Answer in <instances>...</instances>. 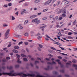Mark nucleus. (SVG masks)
<instances>
[{"mask_svg":"<svg viewBox=\"0 0 77 77\" xmlns=\"http://www.w3.org/2000/svg\"><path fill=\"white\" fill-rule=\"evenodd\" d=\"M12 20H15V18H14V17L12 16Z\"/></svg>","mask_w":77,"mask_h":77,"instance_id":"nucleus-41","label":"nucleus"},{"mask_svg":"<svg viewBox=\"0 0 77 77\" xmlns=\"http://www.w3.org/2000/svg\"><path fill=\"white\" fill-rule=\"evenodd\" d=\"M53 25H50V26H49L50 29H51V28H52V27H53Z\"/></svg>","mask_w":77,"mask_h":77,"instance_id":"nucleus-52","label":"nucleus"},{"mask_svg":"<svg viewBox=\"0 0 77 77\" xmlns=\"http://www.w3.org/2000/svg\"><path fill=\"white\" fill-rule=\"evenodd\" d=\"M64 13V14H66V11L65 8H63L61 9L58 12V14H60V13Z\"/></svg>","mask_w":77,"mask_h":77,"instance_id":"nucleus-3","label":"nucleus"},{"mask_svg":"<svg viewBox=\"0 0 77 77\" xmlns=\"http://www.w3.org/2000/svg\"><path fill=\"white\" fill-rule=\"evenodd\" d=\"M48 56H50V57H53V55H51V54H48Z\"/></svg>","mask_w":77,"mask_h":77,"instance_id":"nucleus-37","label":"nucleus"},{"mask_svg":"<svg viewBox=\"0 0 77 77\" xmlns=\"http://www.w3.org/2000/svg\"><path fill=\"white\" fill-rule=\"evenodd\" d=\"M39 62L38 61H35V64H36L37 63H39Z\"/></svg>","mask_w":77,"mask_h":77,"instance_id":"nucleus-35","label":"nucleus"},{"mask_svg":"<svg viewBox=\"0 0 77 77\" xmlns=\"http://www.w3.org/2000/svg\"><path fill=\"white\" fill-rule=\"evenodd\" d=\"M75 21H76V20H75V21L73 22V25H75Z\"/></svg>","mask_w":77,"mask_h":77,"instance_id":"nucleus-44","label":"nucleus"},{"mask_svg":"<svg viewBox=\"0 0 77 77\" xmlns=\"http://www.w3.org/2000/svg\"><path fill=\"white\" fill-rule=\"evenodd\" d=\"M23 60L25 61V62H27V61H28V60L26 58H24L23 59Z\"/></svg>","mask_w":77,"mask_h":77,"instance_id":"nucleus-17","label":"nucleus"},{"mask_svg":"<svg viewBox=\"0 0 77 77\" xmlns=\"http://www.w3.org/2000/svg\"><path fill=\"white\" fill-rule=\"evenodd\" d=\"M48 9H46L43 11V12H46V11H48Z\"/></svg>","mask_w":77,"mask_h":77,"instance_id":"nucleus-34","label":"nucleus"},{"mask_svg":"<svg viewBox=\"0 0 77 77\" xmlns=\"http://www.w3.org/2000/svg\"><path fill=\"white\" fill-rule=\"evenodd\" d=\"M60 60L58 59L57 60H56V62H59L60 61Z\"/></svg>","mask_w":77,"mask_h":77,"instance_id":"nucleus-53","label":"nucleus"},{"mask_svg":"<svg viewBox=\"0 0 77 77\" xmlns=\"http://www.w3.org/2000/svg\"><path fill=\"white\" fill-rule=\"evenodd\" d=\"M73 67H75V69H76V70H77V65H76L74 64L73 65Z\"/></svg>","mask_w":77,"mask_h":77,"instance_id":"nucleus-13","label":"nucleus"},{"mask_svg":"<svg viewBox=\"0 0 77 77\" xmlns=\"http://www.w3.org/2000/svg\"><path fill=\"white\" fill-rule=\"evenodd\" d=\"M38 45L40 47V48H42V47H43V46L39 44Z\"/></svg>","mask_w":77,"mask_h":77,"instance_id":"nucleus-28","label":"nucleus"},{"mask_svg":"<svg viewBox=\"0 0 77 77\" xmlns=\"http://www.w3.org/2000/svg\"><path fill=\"white\" fill-rule=\"evenodd\" d=\"M51 49H52V50H56V48H54L53 47H51Z\"/></svg>","mask_w":77,"mask_h":77,"instance_id":"nucleus-30","label":"nucleus"},{"mask_svg":"<svg viewBox=\"0 0 77 77\" xmlns=\"http://www.w3.org/2000/svg\"><path fill=\"white\" fill-rule=\"evenodd\" d=\"M10 59L11 58L9 57H6V59H7V60H9V59Z\"/></svg>","mask_w":77,"mask_h":77,"instance_id":"nucleus-61","label":"nucleus"},{"mask_svg":"<svg viewBox=\"0 0 77 77\" xmlns=\"http://www.w3.org/2000/svg\"><path fill=\"white\" fill-rule=\"evenodd\" d=\"M42 38V36L41 35L38 36L37 37L38 39H40V38Z\"/></svg>","mask_w":77,"mask_h":77,"instance_id":"nucleus-38","label":"nucleus"},{"mask_svg":"<svg viewBox=\"0 0 77 77\" xmlns=\"http://www.w3.org/2000/svg\"><path fill=\"white\" fill-rule=\"evenodd\" d=\"M16 56L17 57V62L19 63H21V61H20V58L21 57V56L19 55L18 54H16Z\"/></svg>","mask_w":77,"mask_h":77,"instance_id":"nucleus-4","label":"nucleus"},{"mask_svg":"<svg viewBox=\"0 0 77 77\" xmlns=\"http://www.w3.org/2000/svg\"><path fill=\"white\" fill-rule=\"evenodd\" d=\"M48 64H50L51 65V64H54V65H56V63L54 61H52L51 63L50 62H48Z\"/></svg>","mask_w":77,"mask_h":77,"instance_id":"nucleus-9","label":"nucleus"},{"mask_svg":"<svg viewBox=\"0 0 77 77\" xmlns=\"http://www.w3.org/2000/svg\"><path fill=\"white\" fill-rule=\"evenodd\" d=\"M60 1H58L57 3V6H58L60 4Z\"/></svg>","mask_w":77,"mask_h":77,"instance_id":"nucleus-25","label":"nucleus"},{"mask_svg":"<svg viewBox=\"0 0 77 77\" xmlns=\"http://www.w3.org/2000/svg\"><path fill=\"white\" fill-rule=\"evenodd\" d=\"M53 73L54 74H57V72L56 71H54L53 72Z\"/></svg>","mask_w":77,"mask_h":77,"instance_id":"nucleus-45","label":"nucleus"},{"mask_svg":"<svg viewBox=\"0 0 77 77\" xmlns=\"http://www.w3.org/2000/svg\"><path fill=\"white\" fill-rule=\"evenodd\" d=\"M63 17H66V14L65 13H63L61 15Z\"/></svg>","mask_w":77,"mask_h":77,"instance_id":"nucleus-19","label":"nucleus"},{"mask_svg":"<svg viewBox=\"0 0 77 77\" xmlns=\"http://www.w3.org/2000/svg\"><path fill=\"white\" fill-rule=\"evenodd\" d=\"M54 44H57V45H59V46H60V45H61V44L58 42H56Z\"/></svg>","mask_w":77,"mask_h":77,"instance_id":"nucleus-18","label":"nucleus"},{"mask_svg":"<svg viewBox=\"0 0 77 77\" xmlns=\"http://www.w3.org/2000/svg\"><path fill=\"white\" fill-rule=\"evenodd\" d=\"M24 44L25 45H28V44H29V43L27 42H25Z\"/></svg>","mask_w":77,"mask_h":77,"instance_id":"nucleus-50","label":"nucleus"},{"mask_svg":"<svg viewBox=\"0 0 77 77\" xmlns=\"http://www.w3.org/2000/svg\"><path fill=\"white\" fill-rule=\"evenodd\" d=\"M60 71L61 72H64V70H60Z\"/></svg>","mask_w":77,"mask_h":77,"instance_id":"nucleus-48","label":"nucleus"},{"mask_svg":"<svg viewBox=\"0 0 77 77\" xmlns=\"http://www.w3.org/2000/svg\"><path fill=\"white\" fill-rule=\"evenodd\" d=\"M8 26V25L6 24H4L3 25V27H6V26Z\"/></svg>","mask_w":77,"mask_h":77,"instance_id":"nucleus-22","label":"nucleus"},{"mask_svg":"<svg viewBox=\"0 0 77 77\" xmlns=\"http://www.w3.org/2000/svg\"><path fill=\"white\" fill-rule=\"evenodd\" d=\"M14 71L12 70L10 72V73H4L3 74L4 75H10V76H15V75L14 74Z\"/></svg>","mask_w":77,"mask_h":77,"instance_id":"nucleus-2","label":"nucleus"},{"mask_svg":"<svg viewBox=\"0 0 77 77\" xmlns=\"http://www.w3.org/2000/svg\"><path fill=\"white\" fill-rule=\"evenodd\" d=\"M18 75H21L20 77H27V76H30V77H35V75L34 74H28V75L24 74L23 73H20L18 74Z\"/></svg>","mask_w":77,"mask_h":77,"instance_id":"nucleus-1","label":"nucleus"},{"mask_svg":"<svg viewBox=\"0 0 77 77\" xmlns=\"http://www.w3.org/2000/svg\"><path fill=\"white\" fill-rule=\"evenodd\" d=\"M57 57L58 58V59H62V57L60 56Z\"/></svg>","mask_w":77,"mask_h":77,"instance_id":"nucleus-43","label":"nucleus"},{"mask_svg":"<svg viewBox=\"0 0 77 77\" xmlns=\"http://www.w3.org/2000/svg\"><path fill=\"white\" fill-rule=\"evenodd\" d=\"M24 1H25V0H22L21 1H20L19 2V3H21V2H24Z\"/></svg>","mask_w":77,"mask_h":77,"instance_id":"nucleus-59","label":"nucleus"},{"mask_svg":"<svg viewBox=\"0 0 77 77\" xmlns=\"http://www.w3.org/2000/svg\"><path fill=\"white\" fill-rule=\"evenodd\" d=\"M21 56L23 57H26V56L24 54H22L21 55Z\"/></svg>","mask_w":77,"mask_h":77,"instance_id":"nucleus-29","label":"nucleus"},{"mask_svg":"<svg viewBox=\"0 0 77 77\" xmlns=\"http://www.w3.org/2000/svg\"><path fill=\"white\" fill-rule=\"evenodd\" d=\"M37 36H39V35H41V33H38L37 34Z\"/></svg>","mask_w":77,"mask_h":77,"instance_id":"nucleus-56","label":"nucleus"},{"mask_svg":"<svg viewBox=\"0 0 77 77\" xmlns=\"http://www.w3.org/2000/svg\"><path fill=\"white\" fill-rule=\"evenodd\" d=\"M65 77H69V75H65Z\"/></svg>","mask_w":77,"mask_h":77,"instance_id":"nucleus-64","label":"nucleus"},{"mask_svg":"<svg viewBox=\"0 0 77 77\" xmlns=\"http://www.w3.org/2000/svg\"><path fill=\"white\" fill-rule=\"evenodd\" d=\"M53 69V67L52 66H48L47 68H45V70H49V69Z\"/></svg>","mask_w":77,"mask_h":77,"instance_id":"nucleus-7","label":"nucleus"},{"mask_svg":"<svg viewBox=\"0 0 77 77\" xmlns=\"http://www.w3.org/2000/svg\"><path fill=\"white\" fill-rule=\"evenodd\" d=\"M68 39H72V37L70 36H69L68 37Z\"/></svg>","mask_w":77,"mask_h":77,"instance_id":"nucleus-62","label":"nucleus"},{"mask_svg":"<svg viewBox=\"0 0 77 77\" xmlns=\"http://www.w3.org/2000/svg\"><path fill=\"white\" fill-rule=\"evenodd\" d=\"M72 32H69L68 33V35H72Z\"/></svg>","mask_w":77,"mask_h":77,"instance_id":"nucleus-42","label":"nucleus"},{"mask_svg":"<svg viewBox=\"0 0 77 77\" xmlns=\"http://www.w3.org/2000/svg\"><path fill=\"white\" fill-rule=\"evenodd\" d=\"M23 42H19V43H18V45H20L21 44H23Z\"/></svg>","mask_w":77,"mask_h":77,"instance_id":"nucleus-39","label":"nucleus"},{"mask_svg":"<svg viewBox=\"0 0 77 77\" xmlns=\"http://www.w3.org/2000/svg\"><path fill=\"white\" fill-rule=\"evenodd\" d=\"M4 8H8V4H5L3 6Z\"/></svg>","mask_w":77,"mask_h":77,"instance_id":"nucleus-27","label":"nucleus"},{"mask_svg":"<svg viewBox=\"0 0 77 77\" xmlns=\"http://www.w3.org/2000/svg\"><path fill=\"white\" fill-rule=\"evenodd\" d=\"M69 3V1H67L65 2V5H67V4H68Z\"/></svg>","mask_w":77,"mask_h":77,"instance_id":"nucleus-31","label":"nucleus"},{"mask_svg":"<svg viewBox=\"0 0 77 77\" xmlns=\"http://www.w3.org/2000/svg\"><path fill=\"white\" fill-rule=\"evenodd\" d=\"M29 5V4H27L26 3L25 4L24 6H27Z\"/></svg>","mask_w":77,"mask_h":77,"instance_id":"nucleus-60","label":"nucleus"},{"mask_svg":"<svg viewBox=\"0 0 77 77\" xmlns=\"http://www.w3.org/2000/svg\"><path fill=\"white\" fill-rule=\"evenodd\" d=\"M36 17V15L32 16L30 17V18L32 19V18H35V17Z\"/></svg>","mask_w":77,"mask_h":77,"instance_id":"nucleus-14","label":"nucleus"},{"mask_svg":"<svg viewBox=\"0 0 77 77\" xmlns=\"http://www.w3.org/2000/svg\"><path fill=\"white\" fill-rule=\"evenodd\" d=\"M28 23V20H25L24 23V24H27Z\"/></svg>","mask_w":77,"mask_h":77,"instance_id":"nucleus-20","label":"nucleus"},{"mask_svg":"<svg viewBox=\"0 0 77 77\" xmlns=\"http://www.w3.org/2000/svg\"><path fill=\"white\" fill-rule=\"evenodd\" d=\"M45 36H46L47 38H50V39H51V40H52L53 41H54V42H55V41H54V40L51 38L49 36L47 35H46Z\"/></svg>","mask_w":77,"mask_h":77,"instance_id":"nucleus-10","label":"nucleus"},{"mask_svg":"<svg viewBox=\"0 0 77 77\" xmlns=\"http://www.w3.org/2000/svg\"><path fill=\"white\" fill-rule=\"evenodd\" d=\"M68 65H71V64H70V63H66V66H68Z\"/></svg>","mask_w":77,"mask_h":77,"instance_id":"nucleus-63","label":"nucleus"},{"mask_svg":"<svg viewBox=\"0 0 77 77\" xmlns=\"http://www.w3.org/2000/svg\"><path fill=\"white\" fill-rule=\"evenodd\" d=\"M19 36H20V35H16L15 36V38H18V37H19Z\"/></svg>","mask_w":77,"mask_h":77,"instance_id":"nucleus-51","label":"nucleus"},{"mask_svg":"<svg viewBox=\"0 0 77 77\" xmlns=\"http://www.w3.org/2000/svg\"><path fill=\"white\" fill-rule=\"evenodd\" d=\"M13 68V67L12 66H11L9 67L8 66L7 67V69H12Z\"/></svg>","mask_w":77,"mask_h":77,"instance_id":"nucleus-12","label":"nucleus"},{"mask_svg":"<svg viewBox=\"0 0 77 77\" xmlns=\"http://www.w3.org/2000/svg\"><path fill=\"white\" fill-rule=\"evenodd\" d=\"M28 57H29L30 59H31V58H32V56L30 55H28Z\"/></svg>","mask_w":77,"mask_h":77,"instance_id":"nucleus-54","label":"nucleus"},{"mask_svg":"<svg viewBox=\"0 0 77 77\" xmlns=\"http://www.w3.org/2000/svg\"><path fill=\"white\" fill-rule=\"evenodd\" d=\"M11 42H9V44L8 45V48L9 47H10L11 45H12V44L11 43Z\"/></svg>","mask_w":77,"mask_h":77,"instance_id":"nucleus-16","label":"nucleus"},{"mask_svg":"<svg viewBox=\"0 0 77 77\" xmlns=\"http://www.w3.org/2000/svg\"><path fill=\"white\" fill-rule=\"evenodd\" d=\"M72 62H73V63H76V62H77V60L74 59L72 60Z\"/></svg>","mask_w":77,"mask_h":77,"instance_id":"nucleus-26","label":"nucleus"},{"mask_svg":"<svg viewBox=\"0 0 77 77\" xmlns=\"http://www.w3.org/2000/svg\"><path fill=\"white\" fill-rule=\"evenodd\" d=\"M41 14H42V13L40 12L38 13L37 15H41Z\"/></svg>","mask_w":77,"mask_h":77,"instance_id":"nucleus-49","label":"nucleus"},{"mask_svg":"<svg viewBox=\"0 0 77 77\" xmlns=\"http://www.w3.org/2000/svg\"><path fill=\"white\" fill-rule=\"evenodd\" d=\"M51 1L49 0L48 1L46 2L44 4V5H47V4H49V3H51Z\"/></svg>","mask_w":77,"mask_h":77,"instance_id":"nucleus-8","label":"nucleus"},{"mask_svg":"<svg viewBox=\"0 0 77 77\" xmlns=\"http://www.w3.org/2000/svg\"><path fill=\"white\" fill-rule=\"evenodd\" d=\"M62 18L63 17H60L59 18V20H62Z\"/></svg>","mask_w":77,"mask_h":77,"instance_id":"nucleus-47","label":"nucleus"},{"mask_svg":"<svg viewBox=\"0 0 77 77\" xmlns=\"http://www.w3.org/2000/svg\"><path fill=\"white\" fill-rule=\"evenodd\" d=\"M59 53H60V54H61L62 55H63L64 56H68V55L67 54H66L64 53H63L60 52H59Z\"/></svg>","mask_w":77,"mask_h":77,"instance_id":"nucleus-21","label":"nucleus"},{"mask_svg":"<svg viewBox=\"0 0 77 77\" xmlns=\"http://www.w3.org/2000/svg\"><path fill=\"white\" fill-rule=\"evenodd\" d=\"M25 35L26 36H28L29 35V33H28L27 32H26L25 34Z\"/></svg>","mask_w":77,"mask_h":77,"instance_id":"nucleus-32","label":"nucleus"},{"mask_svg":"<svg viewBox=\"0 0 77 77\" xmlns=\"http://www.w3.org/2000/svg\"><path fill=\"white\" fill-rule=\"evenodd\" d=\"M53 15H51L49 16V17H50V18H53Z\"/></svg>","mask_w":77,"mask_h":77,"instance_id":"nucleus-46","label":"nucleus"},{"mask_svg":"<svg viewBox=\"0 0 77 77\" xmlns=\"http://www.w3.org/2000/svg\"><path fill=\"white\" fill-rule=\"evenodd\" d=\"M69 6V5H66L65 7L64 8H67Z\"/></svg>","mask_w":77,"mask_h":77,"instance_id":"nucleus-58","label":"nucleus"},{"mask_svg":"<svg viewBox=\"0 0 77 77\" xmlns=\"http://www.w3.org/2000/svg\"><path fill=\"white\" fill-rule=\"evenodd\" d=\"M37 60H41V58H39V57H37Z\"/></svg>","mask_w":77,"mask_h":77,"instance_id":"nucleus-55","label":"nucleus"},{"mask_svg":"<svg viewBox=\"0 0 77 77\" xmlns=\"http://www.w3.org/2000/svg\"><path fill=\"white\" fill-rule=\"evenodd\" d=\"M14 48L15 49H18L19 48V47H18L17 46H14Z\"/></svg>","mask_w":77,"mask_h":77,"instance_id":"nucleus-23","label":"nucleus"},{"mask_svg":"<svg viewBox=\"0 0 77 77\" xmlns=\"http://www.w3.org/2000/svg\"><path fill=\"white\" fill-rule=\"evenodd\" d=\"M41 2V0H36L35 2V3H39V2Z\"/></svg>","mask_w":77,"mask_h":77,"instance_id":"nucleus-15","label":"nucleus"},{"mask_svg":"<svg viewBox=\"0 0 77 77\" xmlns=\"http://www.w3.org/2000/svg\"><path fill=\"white\" fill-rule=\"evenodd\" d=\"M8 6H12V3H9L8 5Z\"/></svg>","mask_w":77,"mask_h":77,"instance_id":"nucleus-40","label":"nucleus"},{"mask_svg":"<svg viewBox=\"0 0 77 77\" xmlns=\"http://www.w3.org/2000/svg\"><path fill=\"white\" fill-rule=\"evenodd\" d=\"M2 62H6L7 61L6 59H5V58L3 59L2 60Z\"/></svg>","mask_w":77,"mask_h":77,"instance_id":"nucleus-24","label":"nucleus"},{"mask_svg":"<svg viewBox=\"0 0 77 77\" xmlns=\"http://www.w3.org/2000/svg\"><path fill=\"white\" fill-rule=\"evenodd\" d=\"M15 68H19V65H16L15 66Z\"/></svg>","mask_w":77,"mask_h":77,"instance_id":"nucleus-36","label":"nucleus"},{"mask_svg":"<svg viewBox=\"0 0 77 77\" xmlns=\"http://www.w3.org/2000/svg\"><path fill=\"white\" fill-rule=\"evenodd\" d=\"M9 31H10V29H8L6 31V33L5 34V39H8V38H9V36H8L9 34Z\"/></svg>","mask_w":77,"mask_h":77,"instance_id":"nucleus-6","label":"nucleus"},{"mask_svg":"<svg viewBox=\"0 0 77 77\" xmlns=\"http://www.w3.org/2000/svg\"><path fill=\"white\" fill-rule=\"evenodd\" d=\"M13 51L14 53H18V51L17 50H15V49H14L13 50Z\"/></svg>","mask_w":77,"mask_h":77,"instance_id":"nucleus-11","label":"nucleus"},{"mask_svg":"<svg viewBox=\"0 0 77 77\" xmlns=\"http://www.w3.org/2000/svg\"><path fill=\"white\" fill-rule=\"evenodd\" d=\"M44 75H47V76H48V74L45 73H44Z\"/></svg>","mask_w":77,"mask_h":77,"instance_id":"nucleus-57","label":"nucleus"},{"mask_svg":"<svg viewBox=\"0 0 77 77\" xmlns=\"http://www.w3.org/2000/svg\"><path fill=\"white\" fill-rule=\"evenodd\" d=\"M59 47L60 48H61V50H66V49H65L63 48H62L60 46H59Z\"/></svg>","mask_w":77,"mask_h":77,"instance_id":"nucleus-33","label":"nucleus"},{"mask_svg":"<svg viewBox=\"0 0 77 77\" xmlns=\"http://www.w3.org/2000/svg\"><path fill=\"white\" fill-rule=\"evenodd\" d=\"M38 18H36L35 19H34L32 20V22L33 23H35L36 24H39L40 23V20H38Z\"/></svg>","mask_w":77,"mask_h":77,"instance_id":"nucleus-5","label":"nucleus"}]
</instances>
